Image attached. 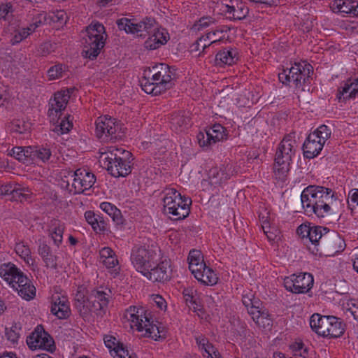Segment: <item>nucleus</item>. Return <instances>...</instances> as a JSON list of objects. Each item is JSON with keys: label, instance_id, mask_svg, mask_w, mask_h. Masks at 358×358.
<instances>
[{"label": "nucleus", "instance_id": "f257e3e1", "mask_svg": "<svg viewBox=\"0 0 358 358\" xmlns=\"http://www.w3.org/2000/svg\"><path fill=\"white\" fill-rule=\"evenodd\" d=\"M301 201L306 213L324 217L331 213V206L336 199L331 189L310 185L303 190Z\"/></svg>", "mask_w": 358, "mask_h": 358}, {"label": "nucleus", "instance_id": "f03ea898", "mask_svg": "<svg viewBox=\"0 0 358 358\" xmlns=\"http://www.w3.org/2000/svg\"><path fill=\"white\" fill-rule=\"evenodd\" d=\"M176 69L160 63L145 71L141 80L142 90L147 94L159 95L174 85Z\"/></svg>", "mask_w": 358, "mask_h": 358}, {"label": "nucleus", "instance_id": "7ed1b4c3", "mask_svg": "<svg viewBox=\"0 0 358 358\" xmlns=\"http://www.w3.org/2000/svg\"><path fill=\"white\" fill-rule=\"evenodd\" d=\"M133 160L129 151L122 148L110 147L108 152L100 157V163L113 177H125L131 172V163Z\"/></svg>", "mask_w": 358, "mask_h": 358}, {"label": "nucleus", "instance_id": "20e7f679", "mask_svg": "<svg viewBox=\"0 0 358 358\" xmlns=\"http://www.w3.org/2000/svg\"><path fill=\"white\" fill-rule=\"evenodd\" d=\"M85 36L83 38V50L82 55L93 60L97 57L104 47L107 35L104 26L99 23H92L86 27Z\"/></svg>", "mask_w": 358, "mask_h": 358}, {"label": "nucleus", "instance_id": "39448f33", "mask_svg": "<svg viewBox=\"0 0 358 358\" xmlns=\"http://www.w3.org/2000/svg\"><path fill=\"white\" fill-rule=\"evenodd\" d=\"M163 202L164 214L169 215L170 219L173 220H183L189 214L191 199L182 196L175 189L171 188L165 190Z\"/></svg>", "mask_w": 358, "mask_h": 358}, {"label": "nucleus", "instance_id": "423d86ee", "mask_svg": "<svg viewBox=\"0 0 358 358\" xmlns=\"http://www.w3.org/2000/svg\"><path fill=\"white\" fill-rule=\"evenodd\" d=\"M295 134L286 135L281 141L275 153L274 173L280 180H284L290 169L292 157L295 154Z\"/></svg>", "mask_w": 358, "mask_h": 358}, {"label": "nucleus", "instance_id": "0eeeda50", "mask_svg": "<svg viewBox=\"0 0 358 358\" xmlns=\"http://www.w3.org/2000/svg\"><path fill=\"white\" fill-rule=\"evenodd\" d=\"M124 317L131 322V328L136 327L138 331H145L144 336L152 339L160 328V325L152 320L150 313L142 307L130 306L126 310Z\"/></svg>", "mask_w": 358, "mask_h": 358}, {"label": "nucleus", "instance_id": "6e6552de", "mask_svg": "<svg viewBox=\"0 0 358 358\" xmlns=\"http://www.w3.org/2000/svg\"><path fill=\"white\" fill-rule=\"evenodd\" d=\"M331 130L322 124L311 132L303 144V156L307 159L317 157L322 151L326 141L331 137Z\"/></svg>", "mask_w": 358, "mask_h": 358}, {"label": "nucleus", "instance_id": "1a4fd4ad", "mask_svg": "<svg viewBox=\"0 0 358 358\" xmlns=\"http://www.w3.org/2000/svg\"><path fill=\"white\" fill-rule=\"evenodd\" d=\"M159 251L157 247L146 248L143 246H135L131 250V262L136 271L144 275L148 268L153 266V264L159 256L157 255Z\"/></svg>", "mask_w": 358, "mask_h": 358}, {"label": "nucleus", "instance_id": "9d476101", "mask_svg": "<svg viewBox=\"0 0 358 358\" xmlns=\"http://www.w3.org/2000/svg\"><path fill=\"white\" fill-rule=\"evenodd\" d=\"M312 69L309 64L295 63L291 68L279 73L278 78L283 85H287L292 83L296 87H299L308 81L310 74L313 72Z\"/></svg>", "mask_w": 358, "mask_h": 358}, {"label": "nucleus", "instance_id": "9b49d317", "mask_svg": "<svg viewBox=\"0 0 358 358\" xmlns=\"http://www.w3.org/2000/svg\"><path fill=\"white\" fill-rule=\"evenodd\" d=\"M344 239L336 231H328L320 240L317 247L316 255L324 257H334L344 250L345 248Z\"/></svg>", "mask_w": 358, "mask_h": 358}, {"label": "nucleus", "instance_id": "f8f14e48", "mask_svg": "<svg viewBox=\"0 0 358 358\" xmlns=\"http://www.w3.org/2000/svg\"><path fill=\"white\" fill-rule=\"evenodd\" d=\"M110 293L107 288L105 290L102 287L92 289L87 299V308L83 311V315L94 313L102 316L108 305Z\"/></svg>", "mask_w": 358, "mask_h": 358}, {"label": "nucleus", "instance_id": "ddd939ff", "mask_svg": "<svg viewBox=\"0 0 358 358\" xmlns=\"http://www.w3.org/2000/svg\"><path fill=\"white\" fill-rule=\"evenodd\" d=\"M121 129V125L110 117H99L96 120V136L103 141H113L120 137Z\"/></svg>", "mask_w": 358, "mask_h": 358}, {"label": "nucleus", "instance_id": "4468645a", "mask_svg": "<svg viewBox=\"0 0 358 358\" xmlns=\"http://www.w3.org/2000/svg\"><path fill=\"white\" fill-rule=\"evenodd\" d=\"M313 282V277L310 273H301L286 278L284 284L287 290L295 294H301L308 292L312 288Z\"/></svg>", "mask_w": 358, "mask_h": 358}, {"label": "nucleus", "instance_id": "2eb2a0df", "mask_svg": "<svg viewBox=\"0 0 358 358\" xmlns=\"http://www.w3.org/2000/svg\"><path fill=\"white\" fill-rule=\"evenodd\" d=\"M226 136V129L220 124H215L206 129L204 131H200L196 138L199 145L208 149L217 142L224 139Z\"/></svg>", "mask_w": 358, "mask_h": 358}, {"label": "nucleus", "instance_id": "dca6fc26", "mask_svg": "<svg viewBox=\"0 0 358 358\" xmlns=\"http://www.w3.org/2000/svg\"><path fill=\"white\" fill-rule=\"evenodd\" d=\"M27 344L32 350L43 349L48 352H53L55 349L52 338L41 327L36 329L27 338Z\"/></svg>", "mask_w": 358, "mask_h": 358}, {"label": "nucleus", "instance_id": "f3484780", "mask_svg": "<svg viewBox=\"0 0 358 358\" xmlns=\"http://www.w3.org/2000/svg\"><path fill=\"white\" fill-rule=\"evenodd\" d=\"M73 180L72 182L73 194H81L93 187L96 182V177L94 173L84 169H78L73 173Z\"/></svg>", "mask_w": 358, "mask_h": 358}, {"label": "nucleus", "instance_id": "a211bd4d", "mask_svg": "<svg viewBox=\"0 0 358 358\" xmlns=\"http://www.w3.org/2000/svg\"><path fill=\"white\" fill-rule=\"evenodd\" d=\"M70 98L69 90L59 91L54 94V98L50 99L48 110V115L51 121H56L60 118L62 112L65 110Z\"/></svg>", "mask_w": 358, "mask_h": 358}, {"label": "nucleus", "instance_id": "6ab92c4d", "mask_svg": "<svg viewBox=\"0 0 358 358\" xmlns=\"http://www.w3.org/2000/svg\"><path fill=\"white\" fill-rule=\"evenodd\" d=\"M171 269L169 262L165 260L157 264V259L153 266L150 267L144 274L148 280L152 282H164L171 279Z\"/></svg>", "mask_w": 358, "mask_h": 358}, {"label": "nucleus", "instance_id": "aec40b11", "mask_svg": "<svg viewBox=\"0 0 358 358\" xmlns=\"http://www.w3.org/2000/svg\"><path fill=\"white\" fill-rule=\"evenodd\" d=\"M324 322L320 331V336L329 338H338L341 336L345 331V324L341 320L334 316H327L323 319Z\"/></svg>", "mask_w": 358, "mask_h": 358}, {"label": "nucleus", "instance_id": "412c9836", "mask_svg": "<svg viewBox=\"0 0 358 358\" xmlns=\"http://www.w3.org/2000/svg\"><path fill=\"white\" fill-rule=\"evenodd\" d=\"M232 164H222L220 167H213L208 171V178L213 185H221L228 180L234 174Z\"/></svg>", "mask_w": 358, "mask_h": 358}, {"label": "nucleus", "instance_id": "4be33fe9", "mask_svg": "<svg viewBox=\"0 0 358 358\" xmlns=\"http://www.w3.org/2000/svg\"><path fill=\"white\" fill-rule=\"evenodd\" d=\"M224 11L233 20H242L246 18L249 13L248 6L242 1L230 0L229 3L224 4Z\"/></svg>", "mask_w": 358, "mask_h": 358}, {"label": "nucleus", "instance_id": "5701e85b", "mask_svg": "<svg viewBox=\"0 0 358 358\" xmlns=\"http://www.w3.org/2000/svg\"><path fill=\"white\" fill-rule=\"evenodd\" d=\"M130 26L132 28V30H129L130 34L145 38L148 34L153 32L156 29V21L153 18L146 17L138 22H133Z\"/></svg>", "mask_w": 358, "mask_h": 358}, {"label": "nucleus", "instance_id": "b1692460", "mask_svg": "<svg viewBox=\"0 0 358 358\" xmlns=\"http://www.w3.org/2000/svg\"><path fill=\"white\" fill-rule=\"evenodd\" d=\"M31 162L49 163L51 162L52 152L49 145L30 146Z\"/></svg>", "mask_w": 358, "mask_h": 358}, {"label": "nucleus", "instance_id": "393cba45", "mask_svg": "<svg viewBox=\"0 0 358 358\" xmlns=\"http://www.w3.org/2000/svg\"><path fill=\"white\" fill-rule=\"evenodd\" d=\"M171 124L172 129L176 132H181L190 127L192 122L188 113L179 111L171 115Z\"/></svg>", "mask_w": 358, "mask_h": 358}, {"label": "nucleus", "instance_id": "a878e982", "mask_svg": "<svg viewBox=\"0 0 358 358\" xmlns=\"http://www.w3.org/2000/svg\"><path fill=\"white\" fill-rule=\"evenodd\" d=\"M238 60V52L234 48H224L219 51L215 59V63L217 66H223L224 65H232Z\"/></svg>", "mask_w": 358, "mask_h": 358}, {"label": "nucleus", "instance_id": "bb28decb", "mask_svg": "<svg viewBox=\"0 0 358 358\" xmlns=\"http://www.w3.org/2000/svg\"><path fill=\"white\" fill-rule=\"evenodd\" d=\"M51 313L59 319L67 317L70 313L69 306L65 297L54 296L51 306Z\"/></svg>", "mask_w": 358, "mask_h": 358}, {"label": "nucleus", "instance_id": "cd10ccee", "mask_svg": "<svg viewBox=\"0 0 358 358\" xmlns=\"http://www.w3.org/2000/svg\"><path fill=\"white\" fill-rule=\"evenodd\" d=\"M85 218L95 232L104 233L107 231V223L100 215L88 210L85 213Z\"/></svg>", "mask_w": 358, "mask_h": 358}, {"label": "nucleus", "instance_id": "c85d7f7f", "mask_svg": "<svg viewBox=\"0 0 358 358\" xmlns=\"http://www.w3.org/2000/svg\"><path fill=\"white\" fill-rule=\"evenodd\" d=\"M106 346L108 349H113L114 358H134L129 355V352L122 344L116 345V338L113 336H105L103 338Z\"/></svg>", "mask_w": 358, "mask_h": 358}, {"label": "nucleus", "instance_id": "c756f323", "mask_svg": "<svg viewBox=\"0 0 358 358\" xmlns=\"http://www.w3.org/2000/svg\"><path fill=\"white\" fill-rule=\"evenodd\" d=\"M38 252L47 268L52 269H56L57 268V257L52 254V250L49 245L45 243H40Z\"/></svg>", "mask_w": 358, "mask_h": 358}, {"label": "nucleus", "instance_id": "7c9ffc66", "mask_svg": "<svg viewBox=\"0 0 358 358\" xmlns=\"http://www.w3.org/2000/svg\"><path fill=\"white\" fill-rule=\"evenodd\" d=\"M198 281L206 285H214L217 282L218 278L214 271L204 264L203 268L193 274Z\"/></svg>", "mask_w": 358, "mask_h": 358}, {"label": "nucleus", "instance_id": "2f4dec72", "mask_svg": "<svg viewBox=\"0 0 358 358\" xmlns=\"http://www.w3.org/2000/svg\"><path fill=\"white\" fill-rule=\"evenodd\" d=\"M355 3L356 1L352 0H334L331 3V8L334 13L354 16V12L356 11Z\"/></svg>", "mask_w": 358, "mask_h": 358}, {"label": "nucleus", "instance_id": "473e14b6", "mask_svg": "<svg viewBox=\"0 0 358 358\" xmlns=\"http://www.w3.org/2000/svg\"><path fill=\"white\" fill-rule=\"evenodd\" d=\"M187 260L189 262V268L192 274H194L204 266L205 262L201 252L199 250H192L189 253Z\"/></svg>", "mask_w": 358, "mask_h": 358}, {"label": "nucleus", "instance_id": "72a5a7b5", "mask_svg": "<svg viewBox=\"0 0 358 358\" xmlns=\"http://www.w3.org/2000/svg\"><path fill=\"white\" fill-rule=\"evenodd\" d=\"M64 224L57 220H52L50 227V235L57 247L62 243Z\"/></svg>", "mask_w": 358, "mask_h": 358}, {"label": "nucleus", "instance_id": "f704fd0d", "mask_svg": "<svg viewBox=\"0 0 358 358\" xmlns=\"http://www.w3.org/2000/svg\"><path fill=\"white\" fill-rule=\"evenodd\" d=\"M22 271L14 264L8 263L1 265L0 268V275L10 285L15 282L16 278Z\"/></svg>", "mask_w": 358, "mask_h": 358}, {"label": "nucleus", "instance_id": "c9c22d12", "mask_svg": "<svg viewBox=\"0 0 358 358\" xmlns=\"http://www.w3.org/2000/svg\"><path fill=\"white\" fill-rule=\"evenodd\" d=\"M100 208L112 218L117 225L123 224V217L121 212L116 206L109 202H102L100 204Z\"/></svg>", "mask_w": 358, "mask_h": 358}, {"label": "nucleus", "instance_id": "e433bc0d", "mask_svg": "<svg viewBox=\"0 0 358 358\" xmlns=\"http://www.w3.org/2000/svg\"><path fill=\"white\" fill-rule=\"evenodd\" d=\"M329 229L326 227L321 226H310L309 229L308 240L314 245V249L316 250L317 247L320 244V240L323 238L324 234H327Z\"/></svg>", "mask_w": 358, "mask_h": 358}, {"label": "nucleus", "instance_id": "4c0bfd02", "mask_svg": "<svg viewBox=\"0 0 358 358\" xmlns=\"http://www.w3.org/2000/svg\"><path fill=\"white\" fill-rule=\"evenodd\" d=\"M224 31H227V30L224 29V27H222L217 28L214 31L208 32L204 37L206 38V41H210V43H203V45H202V51L199 53V56L204 55V53L206 52V50L210 46H214L215 44H217L221 40V36H220V34L224 33Z\"/></svg>", "mask_w": 358, "mask_h": 358}, {"label": "nucleus", "instance_id": "58836bf2", "mask_svg": "<svg viewBox=\"0 0 358 358\" xmlns=\"http://www.w3.org/2000/svg\"><path fill=\"white\" fill-rule=\"evenodd\" d=\"M30 146L28 147H15L11 150V155L19 162L24 164L31 163Z\"/></svg>", "mask_w": 358, "mask_h": 358}, {"label": "nucleus", "instance_id": "ea45409f", "mask_svg": "<svg viewBox=\"0 0 358 358\" xmlns=\"http://www.w3.org/2000/svg\"><path fill=\"white\" fill-rule=\"evenodd\" d=\"M355 80L354 82L348 80L341 87L339 95L344 96V94L349 93V94L346 97H344V99L355 98L358 94V87H355ZM338 98L341 99V96H339Z\"/></svg>", "mask_w": 358, "mask_h": 358}, {"label": "nucleus", "instance_id": "a19ab883", "mask_svg": "<svg viewBox=\"0 0 358 358\" xmlns=\"http://www.w3.org/2000/svg\"><path fill=\"white\" fill-rule=\"evenodd\" d=\"M69 118L70 115L65 116L52 131L58 135L68 133L73 127V123Z\"/></svg>", "mask_w": 358, "mask_h": 358}, {"label": "nucleus", "instance_id": "79ce46f5", "mask_svg": "<svg viewBox=\"0 0 358 358\" xmlns=\"http://www.w3.org/2000/svg\"><path fill=\"white\" fill-rule=\"evenodd\" d=\"M152 37H153V40L159 41L162 43V45L166 44L167 41L169 40V34L165 29L159 28L157 24L156 23V29L153 32H150L148 34Z\"/></svg>", "mask_w": 358, "mask_h": 358}, {"label": "nucleus", "instance_id": "37998d69", "mask_svg": "<svg viewBox=\"0 0 358 358\" xmlns=\"http://www.w3.org/2000/svg\"><path fill=\"white\" fill-rule=\"evenodd\" d=\"M289 348L293 352V357L306 358L308 354V349L301 341L293 343L289 345Z\"/></svg>", "mask_w": 358, "mask_h": 358}, {"label": "nucleus", "instance_id": "c03bdc74", "mask_svg": "<svg viewBox=\"0 0 358 358\" xmlns=\"http://www.w3.org/2000/svg\"><path fill=\"white\" fill-rule=\"evenodd\" d=\"M262 303L259 299L255 300L254 303L247 308L248 312L252 316L253 321L257 324L259 323L261 317L260 310L262 308Z\"/></svg>", "mask_w": 358, "mask_h": 358}, {"label": "nucleus", "instance_id": "a18cd8bd", "mask_svg": "<svg viewBox=\"0 0 358 358\" xmlns=\"http://www.w3.org/2000/svg\"><path fill=\"white\" fill-rule=\"evenodd\" d=\"M327 316H322L320 314L315 313L310 318V326L311 329L317 334L320 331L324 322L323 319H326Z\"/></svg>", "mask_w": 358, "mask_h": 358}, {"label": "nucleus", "instance_id": "49530a36", "mask_svg": "<svg viewBox=\"0 0 358 358\" xmlns=\"http://www.w3.org/2000/svg\"><path fill=\"white\" fill-rule=\"evenodd\" d=\"M14 13L13 6L10 2L0 4V19L10 20Z\"/></svg>", "mask_w": 358, "mask_h": 358}, {"label": "nucleus", "instance_id": "de8ad7c7", "mask_svg": "<svg viewBox=\"0 0 358 358\" xmlns=\"http://www.w3.org/2000/svg\"><path fill=\"white\" fill-rule=\"evenodd\" d=\"M64 71L65 66L62 64H57L50 67L48 71L49 80H52L62 78Z\"/></svg>", "mask_w": 358, "mask_h": 358}, {"label": "nucleus", "instance_id": "09e8293b", "mask_svg": "<svg viewBox=\"0 0 358 358\" xmlns=\"http://www.w3.org/2000/svg\"><path fill=\"white\" fill-rule=\"evenodd\" d=\"M18 294L24 299L30 300L33 299L36 294V288L31 285H27L25 286L17 288Z\"/></svg>", "mask_w": 358, "mask_h": 358}, {"label": "nucleus", "instance_id": "8fccbe9b", "mask_svg": "<svg viewBox=\"0 0 358 358\" xmlns=\"http://www.w3.org/2000/svg\"><path fill=\"white\" fill-rule=\"evenodd\" d=\"M24 28H19L16 30H15L13 33V36L12 38L10 39V42L12 45H16L19 43H20L24 39L27 38L29 36L27 34Z\"/></svg>", "mask_w": 358, "mask_h": 358}, {"label": "nucleus", "instance_id": "3c124183", "mask_svg": "<svg viewBox=\"0 0 358 358\" xmlns=\"http://www.w3.org/2000/svg\"><path fill=\"white\" fill-rule=\"evenodd\" d=\"M76 307L79 310L81 315H83V311L87 308V299L84 294L78 291L76 295Z\"/></svg>", "mask_w": 358, "mask_h": 358}, {"label": "nucleus", "instance_id": "603ef678", "mask_svg": "<svg viewBox=\"0 0 358 358\" xmlns=\"http://www.w3.org/2000/svg\"><path fill=\"white\" fill-rule=\"evenodd\" d=\"M348 204L352 210L358 208V189H353L349 192Z\"/></svg>", "mask_w": 358, "mask_h": 358}, {"label": "nucleus", "instance_id": "864d4df0", "mask_svg": "<svg viewBox=\"0 0 358 358\" xmlns=\"http://www.w3.org/2000/svg\"><path fill=\"white\" fill-rule=\"evenodd\" d=\"M5 335L7 339L12 343H17L20 338V333L17 331L16 326H13L11 328H6Z\"/></svg>", "mask_w": 358, "mask_h": 358}, {"label": "nucleus", "instance_id": "5fc2aeb1", "mask_svg": "<svg viewBox=\"0 0 358 358\" xmlns=\"http://www.w3.org/2000/svg\"><path fill=\"white\" fill-rule=\"evenodd\" d=\"M347 309L353 316L354 319L358 322V299H351L347 302Z\"/></svg>", "mask_w": 358, "mask_h": 358}, {"label": "nucleus", "instance_id": "6e6d98bb", "mask_svg": "<svg viewBox=\"0 0 358 358\" xmlns=\"http://www.w3.org/2000/svg\"><path fill=\"white\" fill-rule=\"evenodd\" d=\"M27 285H31L29 279L26 275H24L22 272H21L19 275L16 278L15 282L11 283L12 287L16 289L17 288L25 286Z\"/></svg>", "mask_w": 358, "mask_h": 358}, {"label": "nucleus", "instance_id": "4d7b16f0", "mask_svg": "<svg viewBox=\"0 0 358 358\" xmlns=\"http://www.w3.org/2000/svg\"><path fill=\"white\" fill-rule=\"evenodd\" d=\"M130 24H133V22L127 18H121L117 20V25L120 30H124L126 33L130 34L129 30H132Z\"/></svg>", "mask_w": 358, "mask_h": 358}, {"label": "nucleus", "instance_id": "13d9d810", "mask_svg": "<svg viewBox=\"0 0 358 358\" xmlns=\"http://www.w3.org/2000/svg\"><path fill=\"white\" fill-rule=\"evenodd\" d=\"M148 38L145 41L144 46L146 49L153 50L159 48L162 46V43L160 41H157L156 40H153V37L150 35H148Z\"/></svg>", "mask_w": 358, "mask_h": 358}, {"label": "nucleus", "instance_id": "bf43d9fd", "mask_svg": "<svg viewBox=\"0 0 358 358\" xmlns=\"http://www.w3.org/2000/svg\"><path fill=\"white\" fill-rule=\"evenodd\" d=\"M213 22V21L211 17H201L199 21H197L194 24V29L199 31L203 28L208 27Z\"/></svg>", "mask_w": 358, "mask_h": 358}, {"label": "nucleus", "instance_id": "052dcab7", "mask_svg": "<svg viewBox=\"0 0 358 358\" xmlns=\"http://www.w3.org/2000/svg\"><path fill=\"white\" fill-rule=\"evenodd\" d=\"M64 16L65 13L62 10L57 11L55 13H54L52 15H47L48 19L51 22L60 23L64 21Z\"/></svg>", "mask_w": 358, "mask_h": 358}, {"label": "nucleus", "instance_id": "680f3d73", "mask_svg": "<svg viewBox=\"0 0 358 358\" xmlns=\"http://www.w3.org/2000/svg\"><path fill=\"white\" fill-rule=\"evenodd\" d=\"M52 49V43L50 42H45L40 45L38 52L41 55L45 56L51 52Z\"/></svg>", "mask_w": 358, "mask_h": 358}, {"label": "nucleus", "instance_id": "e2e57ef3", "mask_svg": "<svg viewBox=\"0 0 358 358\" xmlns=\"http://www.w3.org/2000/svg\"><path fill=\"white\" fill-rule=\"evenodd\" d=\"M310 229V225L301 224L296 229L297 234L301 237V238H308L309 229Z\"/></svg>", "mask_w": 358, "mask_h": 358}, {"label": "nucleus", "instance_id": "0e129e2a", "mask_svg": "<svg viewBox=\"0 0 358 358\" xmlns=\"http://www.w3.org/2000/svg\"><path fill=\"white\" fill-rule=\"evenodd\" d=\"M255 300H258L255 299L253 294L249 293L243 295L242 302L246 308L250 307L255 302Z\"/></svg>", "mask_w": 358, "mask_h": 358}, {"label": "nucleus", "instance_id": "69168bd1", "mask_svg": "<svg viewBox=\"0 0 358 358\" xmlns=\"http://www.w3.org/2000/svg\"><path fill=\"white\" fill-rule=\"evenodd\" d=\"M101 262L108 268H115L118 264V260L115 255L109 258L101 260Z\"/></svg>", "mask_w": 358, "mask_h": 358}, {"label": "nucleus", "instance_id": "338daca9", "mask_svg": "<svg viewBox=\"0 0 358 358\" xmlns=\"http://www.w3.org/2000/svg\"><path fill=\"white\" fill-rule=\"evenodd\" d=\"M15 192V187H13V186L10 183L2 185L0 187V194H1V195L12 194Z\"/></svg>", "mask_w": 358, "mask_h": 358}, {"label": "nucleus", "instance_id": "774afa93", "mask_svg": "<svg viewBox=\"0 0 358 358\" xmlns=\"http://www.w3.org/2000/svg\"><path fill=\"white\" fill-rule=\"evenodd\" d=\"M99 255H100V259H101V261L103 259H106L107 258L110 257L111 256L114 255L115 253H114L113 250L111 248H108V247H105V248H103L100 250Z\"/></svg>", "mask_w": 358, "mask_h": 358}]
</instances>
